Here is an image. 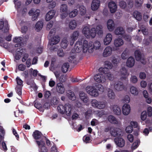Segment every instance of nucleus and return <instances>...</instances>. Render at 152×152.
<instances>
[{"instance_id":"obj_27","label":"nucleus","mask_w":152,"mask_h":152,"mask_svg":"<svg viewBox=\"0 0 152 152\" xmlns=\"http://www.w3.org/2000/svg\"><path fill=\"white\" fill-rule=\"evenodd\" d=\"M124 32L123 28L118 27L115 29L114 31V33L116 35H122L124 33Z\"/></svg>"},{"instance_id":"obj_20","label":"nucleus","mask_w":152,"mask_h":152,"mask_svg":"<svg viewBox=\"0 0 152 152\" xmlns=\"http://www.w3.org/2000/svg\"><path fill=\"white\" fill-rule=\"evenodd\" d=\"M65 113L68 116H70L71 114L72 110V106L69 104H65Z\"/></svg>"},{"instance_id":"obj_43","label":"nucleus","mask_w":152,"mask_h":152,"mask_svg":"<svg viewBox=\"0 0 152 152\" xmlns=\"http://www.w3.org/2000/svg\"><path fill=\"white\" fill-rule=\"evenodd\" d=\"M5 134V131L4 129H0V145L1 144V141L4 138Z\"/></svg>"},{"instance_id":"obj_25","label":"nucleus","mask_w":152,"mask_h":152,"mask_svg":"<svg viewBox=\"0 0 152 152\" xmlns=\"http://www.w3.org/2000/svg\"><path fill=\"white\" fill-rule=\"evenodd\" d=\"M123 44V40L121 38H118L114 40V44L116 47H119L122 45Z\"/></svg>"},{"instance_id":"obj_41","label":"nucleus","mask_w":152,"mask_h":152,"mask_svg":"<svg viewBox=\"0 0 152 152\" xmlns=\"http://www.w3.org/2000/svg\"><path fill=\"white\" fill-rule=\"evenodd\" d=\"M80 14L82 15H84L86 12V8L83 6H81L79 7Z\"/></svg>"},{"instance_id":"obj_12","label":"nucleus","mask_w":152,"mask_h":152,"mask_svg":"<svg viewBox=\"0 0 152 152\" xmlns=\"http://www.w3.org/2000/svg\"><path fill=\"white\" fill-rule=\"evenodd\" d=\"M100 4L99 0H93L91 4V8L93 10H96L99 8Z\"/></svg>"},{"instance_id":"obj_35","label":"nucleus","mask_w":152,"mask_h":152,"mask_svg":"<svg viewBox=\"0 0 152 152\" xmlns=\"http://www.w3.org/2000/svg\"><path fill=\"white\" fill-rule=\"evenodd\" d=\"M107 95L108 97L111 99H114L116 96L114 92L111 89L109 90L108 91Z\"/></svg>"},{"instance_id":"obj_4","label":"nucleus","mask_w":152,"mask_h":152,"mask_svg":"<svg viewBox=\"0 0 152 152\" xmlns=\"http://www.w3.org/2000/svg\"><path fill=\"white\" fill-rule=\"evenodd\" d=\"M40 12V11L39 9L36 10L35 11L31 10L29 11L28 14L30 15H32L31 20L32 21H34L37 18L39 15Z\"/></svg>"},{"instance_id":"obj_52","label":"nucleus","mask_w":152,"mask_h":152,"mask_svg":"<svg viewBox=\"0 0 152 152\" xmlns=\"http://www.w3.org/2000/svg\"><path fill=\"white\" fill-rule=\"evenodd\" d=\"M130 81L131 83H135L137 81V77L135 76H132L130 78Z\"/></svg>"},{"instance_id":"obj_17","label":"nucleus","mask_w":152,"mask_h":152,"mask_svg":"<svg viewBox=\"0 0 152 152\" xmlns=\"http://www.w3.org/2000/svg\"><path fill=\"white\" fill-rule=\"evenodd\" d=\"M114 88L118 91L122 90L124 88L123 83L120 81L116 82L115 84Z\"/></svg>"},{"instance_id":"obj_34","label":"nucleus","mask_w":152,"mask_h":152,"mask_svg":"<svg viewBox=\"0 0 152 152\" xmlns=\"http://www.w3.org/2000/svg\"><path fill=\"white\" fill-rule=\"evenodd\" d=\"M77 25L76 21L75 20L71 21L69 23V27L71 29H74L76 27Z\"/></svg>"},{"instance_id":"obj_15","label":"nucleus","mask_w":152,"mask_h":152,"mask_svg":"<svg viewBox=\"0 0 152 152\" xmlns=\"http://www.w3.org/2000/svg\"><path fill=\"white\" fill-rule=\"evenodd\" d=\"M135 61L134 58L131 56L128 58L126 62V66L129 67H132L135 64Z\"/></svg>"},{"instance_id":"obj_59","label":"nucleus","mask_w":152,"mask_h":152,"mask_svg":"<svg viewBox=\"0 0 152 152\" xmlns=\"http://www.w3.org/2000/svg\"><path fill=\"white\" fill-rule=\"evenodd\" d=\"M66 75H62L59 77V80L60 81L64 82L66 80Z\"/></svg>"},{"instance_id":"obj_58","label":"nucleus","mask_w":152,"mask_h":152,"mask_svg":"<svg viewBox=\"0 0 152 152\" xmlns=\"http://www.w3.org/2000/svg\"><path fill=\"white\" fill-rule=\"evenodd\" d=\"M34 106L39 110L42 108V105L38 102H36L34 103Z\"/></svg>"},{"instance_id":"obj_62","label":"nucleus","mask_w":152,"mask_h":152,"mask_svg":"<svg viewBox=\"0 0 152 152\" xmlns=\"http://www.w3.org/2000/svg\"><path fill=\"white\" fill-rule=\"evenodd\" d=\"M128 54L126 53V50L124 51L121 54L122 58L123 59H126L127 57Z\"/></svg>"},{"instance_id":"obj_5","label":"nucleus","mask_w":152,"mask_h":152,"mask_svg":"<svg viewBox=\"0 0 152 152\" xmlns=\"http://www.w3.org/2000/svg\"><path fill=\"white\" fill-rule=\"evenodd\" d=\"M86 90L88 94L92 96L97 97L99 95L97 90L93 87L90 88V87H87Z\"/></svg>"},{"instance_id":"obj_57","label":"nucleus","mask_w":152,"mask_h":152,"mask_svg":"<svg viewBox=\"0 0 152 152\" xmlns=\"http://www.w3.org/2000/svg\"><path fill=\"white\" fill-rule=\"evenodd\" d=\"M26 83L28 85H30L31 86V85L34 86L36 85L34 81L30 79L27 80Z\"/></svg>"},{"instance_id":"obj_16","label":"nucleus","mask_w":152,"mask_h":152,"mask_svg":"<svg viewBox=\"0 0 152 152\" xmlns=\"http://www.w3.org/2000/svg\"><path fill=\"white\" fill-rule=\"evenodd\" d=\"M56 90L58 93L62 94L64 93L65 91V88L63 83H58L56 86Z\"/></svg>"},{"instance_id":"obj_42","label":"nucleus","mask_w":152,"mask_h":152,"mask_svg":"<svg viewBox=\"0 0 152 152\" xmlns=\"http://www.w3.org/2000/svg\"><path fill=\"white\" fill-rule=\"evenodd\" d=\"M79 35V32L78 31H75L73 32L71 36V38L76 40L78 38Z\"/></svg>"},{"instance_id":"obj_50","label":"nucleus","mask_w":152,"mask_h":152,"mask_svg":"<svg viewBox=\"0 0 152 152\" xmlns=\"http://www.w3.org/2000/svg\"><path fill=\"white\" fill-rule=\"evenodd\" d=\"M106 106V103L104 102H99L98 108L99 109H103Z\"/></svg>"},{"instance_id":"obj_60","label":"nucleus","mask_w":152,"mask_h":152,"mask_svg":"<svg viewBox=\"0 0 152 152\" xmlns=\"http://www.w3.org/2000/svg\"><path fill=\"white\" fill-rule=\"evenodd\" d=\"M57 54L58 56L60 57H62L63 56L64 54L62 49H60L58 50Z\"/></svg>"},{"instance_id":"obj_11","label":"nucleus","mask_w":152,"mask_h":152,"mask_svg":"<svg viewBox=\"0 0 152 152\" xmlns=\"http://www.w3.org/2000/svg\"><path fill=\"white\" fill-rule=\"evenodd\" d=\"M108 7L111 13H115L116 10L117 6L115 3L113 1L110 2L108 4Z\"/></svg>"},{"instance_id":"obj_33","label":"nucleus","mask_w":152,"mask_h":152,"mask_svg":"<svg viewBox=\"0 0 152 152\" xmlns=\"http://www.w3.org/2000/svg\"><path fill=\"white\" fill-rule=\"evenodd\" d=\"M67 96L69 99L74 101L76 99V96L74 92L70 90L67 94Z\"/></svg>"},{"instance_id":"obj_30","label":"nucleus","mask_w":152,"mask_h":152,"mask_svg":"<svg viewBox=\"0 0 152 152\" xmlns=\"http://www.w3.org/2000/svg\"><path fill=\"white\" fill-rule=\"evenodd\" d=\"M133 16L138 21H140L142 19V15L141 13L136 11L134 12L133 14Z\"/></svg>"},{"instance_id":"obj_64","label":"nucleus","mask_w":152,"mask_h":152,"mask_svg":"<svg viewBox=\"0 0 152 152\" xmlns=\"http://www.w3.org/2000/svg\"><path fill=\"white\" fill-rule=\"evenodd\" d=\"M145 123L146 127H149L150 126H152V121L147 119L145 121Z\"/></svg>"},{"instance_id":"obj_63","label":"nucleus","mask_w":152,"mask_h":152,"mask_svg":"<svg viewBox=\"0 0 152 152\" xmlns=\"http://www.w3.org/2000/svg\"><path fill=\"white\" fill-rule=\"evenodd\" d=\"M152 108L149 107L147 109V115L149 117H151L152 115Z\"/></svg>"},{"instance_id":"obj_54","label":"nucleus","mask_w":152,"mask_h":152,"mask_svg":"<svg viewBox=\"0 0 152 152\" xmlns=\"http://www.w3.org/2000/svg\"><path fill=\"white\" fill-rule=\"evenodd\" d=\"M119 5L120 7L122 9H124L126 7V2L123 1H121L119 2Z\"/></svg>"},{"instance_id":"obj_48","label":"nucleus","mask_w":152,"mask_h":152,"mask_svg":"<svg viewBox=\"0 0 152 152\" xmlns=\"http://www.w3.org/2000/svg\"><path fill=\"white\" fill-rule=\"evenodd\" d=\"M133 130V127L132 126H129L125 129L126 132L127 133H131Z\"/></svg>"},{"instance_id":"obj_26","label":"nucleus","mask_w":152,"mask_h":152,"mask_svg":"<svg viewBox=\"0 0 152 152\" xmlns=\"http://www.w3.org/2000/svg\"><path fill=\"white\" fill-rule=\"evenodd\" d=\"M108 121L112 124H118V121L112 115H110L108 117Z\"/></svg>"},{"instance_id":"obj_49","label":"nucleus","mask_w":152,"mask_h":152,"mask_svg":"<svg viewBox=\"0 0 152 152\" xmlns=\"http://www.w3.org/2000/svg\"><path fill=\"white\" fill-rule=\"evenodd\" d=\"M96 87L98 90L101 92H103L104 91V88L103 86L101 84H98L96 85Z\"/></svg>"},{"instance_id":"obj_32","label":"nucleus","mask_w":152,"mask_h":152,"mask_svg":"<svg viewBox=\"0 0 152 152\" xmlns=\"http://www.w3.org/2000/svg\"><path fill=\"white\" fill-rule=\"evenodd\" d=\"M43 26V22L41 21H39L37 22L35 25L36 30L37 31H39L42 29Z\"/></svg>"},{"instance_id":"obj_55","label":"nucleus","mask_w":152,"mask_h":152,"mask_svg":"<svg viewBox=\"0 0 152 152\" xmlns=\"http://www.w3.org/2000/svg\"><path fill=\"white\" fill-rule=\"evenodd\" d=\"M17 84L20 86H23V81L18 77L16 78Z\"/></svg>"},{"instance_id":"obj_36","label":"nucleus","mask_w":152,"mask_h":152,"mask_svg":"<svg viewBox=\"0 0 152 152\" xmlns=\"http://www.w3.org/2000/svg\"><path fill=\"white\" fill-rule=\"evenodd\" d=\"M130 91L132 94L135 95H137L138 94L137 89L136 87L133 86L131 87Z\"/></svg>"},{"instance_id":"obj_46","label":"nucleus","mask_w":152,"mask_h":152,"mask_svg":"<svg viewBox=\"0 0 152 152\" xmlns=\"http://www.w3.org/2000/svg\"><path fill=\"white\" fill-rule=\"evenodd\" d=\"M99 102L96 99L93 100L91 102L92 106L97 108H98Z\"/></svg>"},{"instance_id":"obj_23","label":"nucleus","mask_w":152,"mask_h":152,"mask_svg":"<svg viewBox=\"0 0 152 152\" xmlns=\"http://www.w3.org/2000/svg\"><path fill=\"white\" fill-rule=\"evenodd\" d=\"M107 27L110 31H113L115 27V24L113 21L112 19L109 20L107 22Z\"/></svg>"},{"instance_id":"obj_47","label":"nucleus","mask_w":152,"mask_h":152,"mask_svg":"<svg viewBox=\"0 0 152 152\" xmlns=\"http://www.w3.org/2000/svg\"><path fill=\"white\" fill-rule=\"evenodd\" d=\"M147 115V113L146 111H143L141 113V119L144 121L146 118Z\"/></svg>"},{"instance_id":"obj_29","label":"nucleus","mask_w":152,"mask_h":152,"mask_svg":"<svg viewBox=\"0 0 152 152\" xmlns=\"http://www.w3.org/2000/svg\"><path fill=\"white\" fill-rule=\"evenodd\" d=\"M134 56L135 58L137 61H141V54L139 50H136L134 52Z\"/></svg>"},{"instance_id":"obj_18","label":"nucleus","mask_w":152,"mask_h":152,"mask_svg":"<svg viewBox=\"0 0 152 152\" xmlns=\"http://www.w3.org/2000/svg\"><path fill=\"white\" fill-rule=\"evenodd\" d=\"M112 51V48L110 46H107L104 50L103 56L105 57L109 56L111 54Z\"/></svg>"},{"instance_id":"obj_24","label":"nucleus","mask_w":152,"mask_h":152,"mask_svg":"<svg viewBox=\"0 0 152 152\" xmlns=\"http://www.w3.org/2000/svg\"><path fill=\"white\" fill-rule=\"evenodd\" d=\"M60 40V37L58 36H56L53 37L51 39V41L50 42V45H53L58 43Z\"/></svg>"},{"instance_id":"obj_13","label":"nucleus","mask_w":152,"mask_h":152,"mask_svg":"<svg viewBox=\"0 0 152 152\" xmlns=\"http://www.w3.org/2000/svg\"><path fill=\"white\" fill-rule=\"evenodd\" d=\"M56 13V11L54 10H51L48 12L46 14L45 19L47 21H49L54 16Z\"/></svg>"},{"instance_id":"obj_8","label":"nucleus","mask_w":152,"mask_h":152,"mask_svg":"<svg viewBox=\"0 0 152 152\" xmlns=\"http://www.w3.org/2000/svg\"><path fill=\"white\" fill-rule=\"evenodd\" d=\"M121 129L118 128L112 127L110 133L111 135L114 137L121 136Z\"/></svg>"},{"instance_id":"obj_44","label":"nucleus","mask_w":152,"mask_h":152,"mask_svg":"<svg viewBox=\"0 0 152 152\" xmlns=\"http://www.w3.org/2000/svg\"><path fill=\"white\" fill-rule=\"evenodd\" d=\"M61 12H67V7L66 4H62L61 6L60 9Z\"/></svg>"},{"instance_id":"obj_53","label":"nucleus","mask_w":152,"mask_h":152,"mask_svg":"<svg viewBox=\"0 0 152 152\" xmlns=\"http://www.w3.org/2000/svg\"><path fill=\"white\" fill-rule=\"evenodd\" d=\"M17 43L15 45V47H20L18 48L16 50L18 52H20L21 50L23 51V50L22 47H20L22 45L21 43Z\"/></svg>"},{"instance_id":"obj_2","label":"nucleus","mask_w":152,"mask_h":152,"mask_svg":"<svg viewBox=\"0 0 152 152\" xmlns=\"http://www.w3.org/2000/svg\"><path fill=\"white\" fill-rule=\"evenodd\" d=\"M105 67L104 68L100 67L99 69V72L102 73L108 80H112L113 79V76L112 74L110 72L109 69L112 68L113 65L112 63L108 61L105 62Z\"/></svg>"},{"instance_id":"obj_7","label":"nucleus","mask_w":152,"mask_h":152,"mask_svg":"<svg viewBox=\"0 0 152 152\" xmlns=\"http://www.w3.org/2000/svg\"><path fill=\"white\" fill-rule=\"evenodd\" d=\"M83 44L82 41H77L75 44L74 48L76 53H79L83 50Z\"/></svg>"},{"instance_id":"obj_14","label":"nucleus","mask_w":152,"mask_h":152,"mask_svg":"<svg viewBox=\"0 0 152 152\" xmlns=\"http://www.w3.org/2000/svg\"><path fill=\"white\" fill-rule=\"evenodd\" d=\"M122 111L124 115H128L130 111V105L127 104H124L122 108Z\"/></svg>"},{"instance_id":"obj_40","label":"nucleus","mask_w":152,"mask_h":152,"mask_svg":"<svg viewBox=\"0 0 152 152\" xmlns=\"http://www.w3.org/2000/svg\"><path fill=\"white\" fill-rule=\"evenodd\" d=\"M77 9H75L69 13V17L70 18L75 17L77 15Z\"/></svg>"},{"instance_id":"obj_6","label":"nucleus","mask_w":152,"mask_h":152,"mask_svg":"<svg viewBox=\"0 0 152 152\" xmlns=\"http://www.w3.org/2000/svg\"><path fill=\"white\" fill-rule=\"evenodd\" d=\"M120 73L121 76V80H126L129 75L127 70L124 67H122L120 69Z\"/></svg>"},{"instance_id":"obj_19","label":"nucleus","mask_w":152,"mask_h":152,"mask_svg":"<svg viewBox=\"0 0 152 152\" xmlns=\"http://www.w3.org/2000/svg\"><path fill=\"white\" fill-rule=\"evenodd\" d=\"M79 97L80 99L84 102L86 103L88 100V98L87 95L83 91H80L79 94Z\"/></svg>"},{"instance_id":"obj_38","label":"nucleus","mask_w":152,"mask_h":152,"mask_svg":"<svg viewBox=\"0 0 152 152\" xmlns=\"http://www.w3.org/2000/svg\"><path fill=\"white\" fill-rule=\"evenodd\" d=\"M68 45V41L67 39H66L64 38L61 43V47L64 49L66 48L67 46Z\"/></svg>"},{"instance_id":"obj_10","label":"nucleus","mask_w":152,"mask_h":152,"mask_svg":"<svg viewBox=\"0 0 152 152\" xmlns=\"http://www.w3.org/2000/svg\"><path fill=\"white\" fill-rule=\"evenodd\" d=\"M94 78L96 81L99 83H103L105 81L104 77L102 75L100 74H96L95 75Z\"/></svg>"},{"instance_id":"obj_3","label":"nucleus","mask_w":152,"mask_h":152,"mask_svg":"<svg viewBox=\"0 0 152 152\" xmlns=\"http://www.w3.org/2000/svg\"><path fill=\"white\" fill-rule=\"evenodd\" d=\"M94 44L91 41L89 42V43L87 41L84 40L83 42V52L86 53L88 51L89 53H91L93 51V49L94 48Z\"/></svg>"},{"instance_id":"obj_1","label":"nucleus","mask_w":152,"mask_h":152,"mask_svg":"<svg viewBox=\"0 0 152 152\" xmlns=\"http://www.w3.org/2000/svg\"><path fill=\"white\" fill-rule=\"evenodd\" d=\"M103 27L101 25H98L96 29L92 28L91 29L87 27H84L83 30V32L85 36L87 38H94L96 36V33L99 35H101L103 34Z\"/></svg>"},{"instance_id":"obj_22","label":"nucleus","mask_w":152,"mask_h":152,"mask_svg":"<svg viewBox=\"0 0 152 152\" xmlns=\"http://www.w3.org/2000/svg\"><path fill=\"white\" fill-rule=\"evenodd\" d=\"M42 136L41 132L38 130H35L32 134L34 139L36 140H38L41 138Z\"/></svg>"},{"instance_id":"obj_56","label":"nucleus","mask_w":152,"mask_h":152,"mask_svg":"<svg viewBox=\"0 0 152 152\" xmlns=\"http://www.w3.org/2000/svg\"><path fill=\"white\" fill-rule=\"evenodd\" d=\"M16 90L17 93L20 96L22 94V87L20 86H17L16 87Z\"/></svg>"},{"instance_id":"obj_21","label":"nucleus","mask_w":152,"mask_h":152,"mask_svg":"<svg viewBox=\"0 0 152 152\" xmlns=\"http://www.w3.org/2000/svg\"><path fill=\"white\" fill-rule=\"evenodd\" d=\"M112 38V36L110 33L108 34L104 40V44L107 45L109 44L111 41Z\"/></svg>"},{"instance_id":"obj_45","label":"nucleus","mask_w":152,"mask_h":152,"mask_svg":"<svg viewBox=\"0 0 152 152\" xmlns=\"http://www.w3.org/2000/svg\"><path fill=\"white\" fill-rule=\"evenodd\" d=\"M23 38L20 37H16L14 38L13 41L15 43H21Z\"/></svg>"},{"instance_id":"obj_28","label":"nucleus","mask_w":152,"mask_h":152,"mask_svg":"<svg viewBox=\"0 0 152 152\" xmlns=\"http://www.w3.org/2000/svg\"><path fill=\"white\" fill-rule=\"evenodd\" d=\"M113 111L114 114L116 115H119L121 113L120 108L117 105H114L113 107Z\"/></svg>"},{"instance_id":"obj_37","label":"nucleus","mask_w":152,"mask_h":152,"mask_svg":"<svg viewBox=\"0 0 152 152\" xmlns=\"http://www.w3.org/2000/svg\"><path fill=\"white\" fill-rule=\"evenodd\" d=\"M57 109L59 112L61 113L64 114L65 113V105L64 106L62 104H60L58 106Z\"/></svg>"},{"instance_id":"obj_51","label":"nucleus","mask_w":152,"mask_h":152,"mask_svg":"<svg viewBox=\"0 0 152 152\" xmlns=\"http://www.w3.org/2000/svg\"><path fill=\"white\" fill-rule=\"evenodd\" d=\"M101 46V44L99 41H96L94 43V48L96 49H98Z\"/></svg>"},{"instance_id":"obj_9","label":"nucleus","mask_w":152,"mask_h":152,"mask_svg":"<svg viewBox=\"0 0 152 152\" xmlns=\"http://www.w3.org/2000/svg\"><path fill=\"white\" fill-rule=\"evenodd\" d=\"M114 141L116 145L119 147H122L124 145L125 141L121 137H116L114 139Z\"/></svg>"},{"instance_id":"obj_61","label":"nucleus","mask_w":152,"mask_h":152,"mask_svg":"<svg viewBox=\"0 0 152 152\" xmlns=\"http://www.w3.org/2000/svg\"><path fill=\"white\" fill-rule=\"evenodd\" d=\"M53 24V22L52 21H50L49 22L47 26V29L48 30H49L52 28Z\"/></svg>"},{"instance_id":"obj_39","label":"nucleus","mask_w":152,"mask_h":152,"mask_svg":"<svg viewBox=\"0 0 152 152\" xmlns=\"http://www.w3.org/2000/svg\"><path fill=\"white\" fill-rule=\"evenodd\" d=\"M143 2V0H135L134 4L135 6L137 8H139L142 6Z\"/></svg>"},{"instance_id":"obj_31","label":"nucleus","mask_w":152,"mask_h":152,"mask_svg":"<svg viewBox=\"0 0 152 152\" xmlns=\"http://www.w3.org/2000/svg\"><path fill=\"white\" fill-rule=\"evenodd\" d=\"M69 67V65L68 63H64L61 67V71L64 73H66L67 72Z\"/></svg>"}]
</instances>
